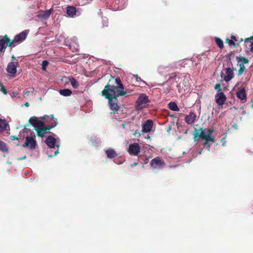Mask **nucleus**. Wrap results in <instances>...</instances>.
<instances>
[{"instance_id":"1","label":"nucleus","mask_w":253,"mask_h":253,"mask_svg":"<svg viewBox=\"0 0 253 253\" xmlns=\"http://www.w3.org/2000/svg\"><path fill=\"white\" fill-rule=\"evenodd\" d=\"M127 92L124 90V86L119 77L115 78L111 76L108 83L101 92V94L108 100L112 113L117 112L120 106L117 103V98L127 94Z\"/></svg>"},{"instance_id":"2","label":"nucleus","mask_w":253,"mask_h":253,"mask_svg":"<svg viewBox=\"0 0 253 253\" xmlns=\"http://www.w3.org/2000/svg\"><path fill=\"white\" fill-rule=\"evenodd\" d=\"M200 138L205 140L204 142L205 146L209 145V146H210V144H209V141H211L213 143L215 142V139L214 137L212 136L210 134H206L203 130V128H200L199 129H195L194 133L193 139L194 141H198L199 140Z\"/></svg>"},{"instance_id":"3","label":"nucleus","mask_w":253,"mask_h":253,"mask_svg":"<svg viewBox=\"0 0 253 253\" xmlns=\"http://www.w3.org/2000/svg\"><path fill=\"white\" fill-rule=\"evenodd\" d=\"M30 134V136H27L26 137L25 143L23 144L22 146L24 148H28L33 150L35 149L37 146L36 135L33 131L31 132Z\"/></svg>"},{"instance_id":"4","label":"nucleus","mask_w":253,"mask_h":253,"mask_svg":"<svg viewBox=\"0 0 253 253\" xmlns=\"http://www.w3.org/2000/svg\"><path fill=\"white\" fill-rule=\"evenodd\" d=\"M150 101L148 96L145 94H141L136 101V108L137 110H141L144 108L147 103Z\"/></svg>"},{"instance_id":"5","label":"nucleus","mask_w":253,"mask_h":253,"mask_svg":"<svg viewBox=\"0 0 253 253\" xmlns=\"http://www.w3.org/2000/svg\"><path fill=\"white\" fill-rule=\"evenodd\" d=\"M231 66H233L232 62L230 61L228 65V67L225 69L226 75L221 73V76L223 79V80L226 82H228L231 80L234 77L233 70H236V68L231 69Z\"/></svg>"},{"instance_id":"6","label":"nucleus","mask_w":253,"mask_h":253,"mask_svg":"<svg viewBox=\"0 0 253 253\" xmlns=\"http://www.w3.org/2000/svg\"><path fill=\"white\" fill-rule=\"evenodd\" d=\"M5 44L8 47H14L15 46V45H13V42H11V40L6 35L4 36H0V52L5 51Z\"/></svg>"},{"instance_id":"7","label":"nucleus","mask_w":253,"mask_h":253,"mask_svg":"<svg viewBox=\"0 0 253 253\" xmlns=\"http://www.w3.org/2000/svg\"><path fill=\"white\" fill-rule=\"evenodd\" d=\"M40 118L43 120V121L45 123H47L49 120H53V122L51 123L50 125L47 126H45V128L47 132L50 130L51 129L55 127L58 124L57 120V119H55L54 118L53 115H50L49 116L45 115L42 117H40ZM48 132L50 133V132L48 131Z\"/></svg>"},{"instance_id":"8","label":"nucleus","mask_w":253,"mask_h":253,"mask_svg":"<svg viewBox=\"0 0 253 253\" xmlns=\"http://www.w3.org/2000/svg\"><path fill=\"white\" fill-rule=\"evenodd\" d=\"M150 165L154 169H160L165 167L166 163L160 157H157L151 161Z\"/></svg>"},{"instance_id":"9","label":"nucleus","mask_w":253,"mask_h":253,"mask_svg":"<svg viewBox=\"0 0 253 253\" xmlns=\"http://www.w3.org/2000/svg\"><path fill=\"white\" fill-rule=\"evenodd\" d=\"M19 66V64L17 61L10 62L7 66L6 71L8 73L10 74L13 77H15L17 72V68Z\"/></svg>"},{"instance_id":"10","label":"nucleus","mask_w":253,"mask_h":253,"mask_svg":"<svg viewBox=\"0 0 253 253\" xmlns=\"http://www.w3.org/2000/svg\"><path fill=\"white\" fill-rule=\"evenodd\" d=\"M28 35V32L27 31H24L16 35L13 40H11V42H13V45H15V43H19L23 42L25 40Z\"/></svg>"},{"instance_id":"11","label":"nucleus","mask_w":253,"mask_h":253,"mask_svg":"<svg viewBox=\"0 0 253 253\" xmlns=\"http://www.w3.org/2000/svg\"><path fill=\"white\" fill-rule=\"evenodd\" d=\"M215 102L219 106H222L226 100V97L222 92H219L215 95Z\"/></svg>"},{"instance_id":"12","label":"nucleus","mask_w":253,"mask_h":253,"mask_svg":"<svg viewBox=\"0 0 253 253\" xmlns=\"http://www.w3.org/2000/svg\"><path fill=\"white\" fill-rule=\"evenodd\" d=\"M153 126V122L151 120H147L142 126V131L144 133H148L152 130Z\"/></svg>"},{"instance_id":"13","label":"nucleus","mask_w":253,"mask_h":253,"mask_svg":"<svg viewBox=\"0 0 253 253\" xmlns=\"http://www.w3.org/2000/svg\"><path fill=\"white\" fill-rule=\"evenodd\" d=\"M129 153L136 156L140 152V146L137 143L131 144L128 148Z\"/></svg>"},{"instance_id":"14","label":"nucleus","mask_w":253,"mask_h":253,"mask_svg":"<svg viewBox=\"0 0 253 253\" xmlns=\"http://www.w3.org/2000/svg\"><path fill=\"white\" fill-rule=\"evenodd\" d=\"M35 130L37 132V136L41 137L42 138L44 136V134L47 133V131L45 128V124L44 122H42V126H38L36 127Z\"/></svg>"},{"instance_id":"15","label":"nucleus","mask_w":253,"mask_h":253,"mask_svg":"<svg viewBox=\"0 0 253 253\" xmlns=\"http://www.w3.org/2000/svg\"><path fill=\"white\" fill-rule=\"evenodd\" d=\"M197 118L196 114L192 111L190 112L188 115H187L185 117V121L188 125L193 124Z\"/></svg>"},{"instance_id":"16","label":"nucleus","mask_w":253,"mask_h":253,"mask_svg":"<svg viewBox=\"0 0 253 253\" xmlns=\"http://www.w3.org/2000/svg\"><path fill=\"white\" fill-rule=\"evenodd\" d=\"M237 97L243 101L245 102L247 100V94L246 92V89L244 87L240 89L236 92Z\"/></svg>"},{"instance_id":"17","label":"nucleus","mask_w":253,"mask_h":253,"mask_svg":"<svg viewBox=\"0 0 253 253\" xmlns=\"http://www.w3.org/2000/svg\"><path fill=\"white\" fill-rule=\"evenodd\" d=\"M56 142V139L51 135L48 136L45 140V143L50 148L55 147Z\"/></svg>"},{"instance_id":"18","label":"nucleus","mask_w":253,"mask_h":253,"mask_svg":"<svg viewBox=\"0 0 253 253\" xmlns=\"http://www.w3.org/2000/svg\"><path fill=\"white\" fill-rule=\"evenodd\" d=\"M42 121L38 120L37 118L35 116L30 118L29 120V123L32 125L35 128L39 126H42Z\"/></svg>"},{"instance_id":"19","label":"nucleus","mask_w":253,"mask_h":253,"mask_svg":"<svg viewBox=\"0 0 253 253\" xmlns=\"http://www.w3.org/2000/svg\"><path fill=\"white\" fill-rule=\"evenodd\" d=\"M105 153L108 158L113 159L118 156V154H117L116 151L112 149L109 148L105 150Z\"/></svg>"},{"instance_id":"20","label":"nucleus","mask_w":253,"mask_h":253,"mask_svg":"<svg viewBox=\"0 0 253 253\" xmlns=\"http://www.w3.org/2000/svg\"><path fill=\"white\" fill-rule=\"evenodd\" d=\"M76 7L73 6H68L67 7V14L71 17H73L76 15Z\"/></svg>"},{"instance_id":"21","label":"nucleus","mask_w":253,"mask_h":253,"mask_svg":"<svg viewBox=\"0 0 253 253\" xmlns=\"http://www.w3.org/2000/svg\"><path fill=\"white\" fill-rule=\"evenodd\" d=\"M8 126V124L5 119H0V131L3 132L6 129V127Z\"/></svg>"},{"instance_id":"22","label":"nucleus","mask_w":253,"mask_h":253,"mask_svg":"<svg viewBox=\"0 0 253 253\" xmlns=\"http://www.w3.org/2000/svg\"><path fill=\"white\" fill-rule=\"evenodd\" d=\"M168 107H169V108L172 111H179V108L178 107L176 103L174 102H172V101L170 102L168 104Z\"/></svg>"},{"instance_id":"23","label":"nucleus","mask_w":253,"mask_h":253,"mask_svg":"<svg viewBox=\"0 0 253 253\" xmlns=\"http://www.w3.org/2000/svg\"><path fill=\"white\" fill-rule=\"evenodd\" d=\"M59 93L64 96H69L72 94V91L69 89H60L59 91Z\"/></svg>"},{"instance_id":"24","label":"nucleus","mask_w":253,"mask_h":253,"mask_svg":"<svg viewBox=\"0 0 253 253\" xmlns=\"http://www.w3.org/2000/svg\"><path fill=\"white\" fill-rule=\"evenodd\" d=\"M70 81L71 84L72 86L73 87V88L76 89L79 87V83L77 81V80L74 78H73V77L71 78L70 79Z\"/></svg>"},{"instance_id":"25","label":"nucleus","mask_w":253,"mask_h":253,"mask_svg":"<svg viewBox=\"0 0 253 253\" xmlns=\"http://www.w3.org/2000/svg\"><path fill=\"white\" fill-rule=\"evenodd\" d=\"M237 61L238 63H243V64H247L249 62L248 59L242 56L237 57Z\"/></svg>"},{"instance_id":"26","label":"nucleus","mask_w":253,"mask_h":253,"mask_svg":"<svg viewBox=\"0 0 253 253\" xmlns=\"http://www.w3.org/2000/svg\"><path fill=\"white\" fill-rule=\"evenodd\" d=\"M215 41L217 45H218V46L220 49H222L224 47L223 42L220 38H215Z\"/></svg>"},{"instance_id":"27","label":"nucleus","mask_w":253,"mask_h":253,"mask_svg":"<svg viewBox=\"0 0 253 253\" xmlns=\"http://www.w3.org/2000/svg\"><path fill=\"white\" fill-rule=\"evenodd\" d=\"M231 41H233V43L231 44L232 46L235 47H238L240 44L239 43L236 42L238 41L236 37L235 36L232 35L231 36Z\"/></svg>"},{"instance_id":"28","label":"nucleus","mask_w":253,"mask_h":253,"mask_svg":"<svg viewBox=\"0 0 253 253\" xmlns=\"http://www.w3.org/2000/svg\"><path fill=\"white\" fill-rule=\"evenodd\" d=\"M239 67H240V69L238 71V76H241L243 74L246 68L243 64H240Z\"/></svg>"},{"instance_id":"29","label":"nucleus","mask_w":253,"mask_h":253,"mask_svg":"<svg viewBox=\"0 0 253 253\" xmlns=\"http://www.w3.org/2000/svg\"><path fill=\"white\" fill-rule=\"evenodd\" d=\"M52 9L47 10L43 12V14L42 15V17H48L51 14Z\"/></svg>"},{"instance_id":"30","label":"nucleus","mask_w":253,"mask_h":253,"mask_svg":"<svg viewBox=\"0 0 253 253\" xmlns=\"http://www.w3.org/2000/svg\"><path fill=\"white\" fill-rule=\"evenodd\" d=\"M0 150L2 151H6L8 150L5 144L1 140H0Z\"/></svg>"},{"instance_id":"31","label":"nucleus","mask_w":253,"mask_h":253,"mask_svg":"<svg viewBox=\"0 0 253 253\" xmlns=\"http://www.w3.org/2000/svg\"><path fill=\"white\" fill-rule=\"evenodd\" d=\"M48 65V62L46 60H43L42 62V69L43 70H45L46 69L47 66Z\"/></svg>"},{"instance_id":"32","label":"nucleus","mask_w":253,"mask_h":253,"mask_svg":"<svg viewBox=\"0 0 253 253\" xmlns=\"http://www.w3.org/2000/svg\"><path fill=\"white\" fill-rule=\"evenodd\" d=\"M0 86L1 87L0 91L2 92L4 94H6L7 93V91L6 88L4 87L2 83L0 82Z\"/></svg>"},{"instance_id":"33","label":"nucleus","mask_w":253,"mask_h":253,"mask_svg":"<svg viewBox=\"0 0 253 253\" xmlns=\"http://www.w3.org/2000/svg\"><path fill=\"white\" fill-rule=\"evenodd\" d=\"M34 91V88H31V90H27L24 93V96L25 98H26L27 97L30 93H33Z\"/></svg>"},{"instance_id":"34","label":"nucleus","mask_w":253,"mask_h":253,"mask_svg":"<svg viewBox=\"0 0 253 253\" xmlns=\"http://www.w3.org/2000/svg\"><path fill=\"white\" fill-rule=\"evenodd\" d=\"M214 89L218 92L221 91V84H217L214 86Z\"/></svg>"},{"instance_id":"35","label":"nucleus","mask_w":253,"mask_h":253,"mask_svg":"<svg viewBox=\"0 0 253 253\" xmlns=\"http://www.w3.org/2000/svg\"><path fill=\"white\" fill-rule=\"evenodd\" d=\"M225 42L228 43L229 44V45L231 46V44L233 43V41H231V40H230L228 37H227L225 39Z\"/></svg>"},{"instance_id":"36","label":"nucleus","mask_w":253,"mask_h":253,"mask_svg":"<svg viewBox=\"0 0 253 253\" xmlns=\"http://www.w3.org/2000/svg\"><path fill=\"white\" fill-rule=\"evenodd\" d=\"M251 40H253V35L249 38H247L244 39V41L245 42H249Z\"/></svg>"},{"instance_id":"37","label":"nucleus","mask_w":253,"mask_h":253,"mask_svg":"<svg viewBox=\"0 0 253 253\" xmlns=\"http://www.w3.org/2000/svg\"><path fill=\"white\" fill-rule=\"evenodd\" d=\"M10 139L12 140H19V138L16 136H10Z\"/></svg>"},{"instance_id":"38","label":"nucleus","mask_w":253,"mask_h":253,"mask_svg":"<svg viewBox=\"0 0 253 253\" xmlns=\"http://www.w3.org/2000/svg\"><path fill=\"white\" fill-rule=\"evenodd\" d=\"M134 77H135V79H136V80L137 81H139V80H140V81H141V80L140 78H139L137 75H134Z\"/></svg>"},{"instance_id":"39","label":"nucleus","mask_w":253,"mask_h":253,"mask_svg":"<svg viewBox=\"0 0 253 253\" xmlns=\"http://www.w3.org/2000/svg\"><path fill=\"white\" fill-rule=\"evenodd\" d=\"M213 129H209L208 130V134H210L211 135L212 134V133H213Z\"/></svg>"},{"instance_id":"40","label":"nucleus","mask_w":253,"mask_h":253,"mask_svg":"<svg viewBox=\"0 0 253 253\" xmlns=\"http://www.w3.org/2000/svg\"><path fill=\"white\" fill-rule=\"evenodd\" d=\"M137 165H138V163L134 162L133 164L130 165V167H135V166H137Z\"/></svg>"},{"instance_id":"41","label":"nucleus","mask_w":253,"mask_h":253,"mask_svg":"<svg viewBox=\"0 0 253 253\" xmlns=\"http://www.w3.org/2000/svg\"><path fill=\"white\" fill-rule=\"evenodd\" d=\"M176 75L175 73H173L171 74V76L169 77V79H172L173 78H174L176 77Z\"/></svg>"},{"instance_id":"42","label":"nucleus","mask_w":253,"mask_h":253,"mask_svg":"<svg viewBox=\"0 0 253 253\" xmlns=\"http://www.w3.org/2000/svg\"><path fill=\"white\" fill-rule=\"evenodd\" d=\"M26 156H24L23 157L18 158L17 160H19V161H21V160H24V159H26Z\"/></svg>"},{"instance_id":"43","label":"nucleus","mask_w":253,"mask_h":253,"mask_svg":"<svg viewBox=\"0 0 253 253\" xmlns=\"http://www.w3.org/2000/svg\"><path fill=\"white\" fill-rule=\"evenodd\" d=\"M251 51L253 53V42L251 43Z\"/></svg>"},{"instance_id":"44","label":"nucleus","mask_w":253,"mask_h":253,"mask_svg":"<svg viewBox=\"0 0 253 253\" xmlns=\"http://www.w3.org/2000/svg\"><path fill=\"white\" fill-rule=\"evenodd\" d=\"M108 22L107 21H105L104 23H103V26H105V27L108 26Z\"/></svg>"},{"instance_id":"45","label":"nucleus","mask_w":253,"mask_h":253,"mask_svg":"<svg viewBox=\"0 0 253 253\" xmlns=\"http://www.w3.org/2000/svg\"><path fill=\"white\" fill-rule=\"evenodd\" d=\"M59 153V151H58V149L54 153V154L53 155V156H56L57 154H58Z\"/></svg>"},{"instance_id":"46","label":"nucleus","mask_w":253,"mask_h":253,"mask_svg":"<svg viewBox=\"0 0 253 253\" xmlns=\"http://www.w3.org/2000/svg\"><path fill=\"white\" fill-rule=\"evenodd\" d=\"M121 126L123 128H125L126 127V124H122L121 125Z\"/></svg>"},{"instance_id":"47","label":"nucleus","mask_w":253,"mask_h":253,"mask_svg":"<svg viewBox=\"0 0 253 253\" xmlns=\"http://www.w3.org/2000/svg\"><path fill=\"white\" fill-rule=\"evenodd\" d=\"M24 105L26 106V107H29V103L28 102H26L25 104H24Z\"/></svg>"},{"instance_id":"48","label":"nucleus","mask_w":253,"mask_h":253,"mask_svg":"<svg viewBox=\"0 0 253 253\" xmlns=\"http://www.w3.org/2000/svg\"><path fill=\"white\" fill-rule=\"evenodd\" d=\"M11 59H12V60H16V58H15V57L13 55L11 57Z\"/></svg>"},{"instance_id":"49","label":"nucleus","mask_w":253,"mask_h":253,"mask_svg":"<svg viewBox=\"0 0 253 253\" xmlns=\"http://www.w3.org/2000/svg\"><path fill=\"white\" fill-rule=\"evenodd\" d=\"M69 48L71 50H72L73 51V50L72 49V45L69 44Z\"/></svg>"},{"instance_id":"50","label":"nucleus","mask_w":253,"mask_h":253,"mask_svg":"<svg viewBox=\"0 0 253 253\" xmlns=\"http://www.w3.org/2000/svg\"><path fill=\"white\" fill-rule=\"evenodd\" d=\"M244 41V39H242V38H241V39H240V42H243V41Z\"/></svg>"},{"instance_id":"51","label":"nucleus","mask_w":253,"mask_h":253,"mask_svg":"<svg viewBox=\"0 0 253 253\" xmlns=\"http://www.w3.org/2000/svg\"><path fill=\"white\" fill-rule=\"evenodd\" d=\"M202 150H201L199 152V154H202Z\"/></svg>"},{"instance_id":"52","label":"nucleus","mask_w":253,"mask_h":253,"mask_svg":"<svg viewBox=\"0 0 253 253\" xmlns=\"http://www.w3.org/2000/svg\"><path fill=\"white\" fill-rule=\"evenodd\" d=\"M26 126L25 125L24 126V129H25L26 128Z\"/></svg>"},{"instance_id":"53","label":"nucleus","mask_w":253,"mask_h":253,"mask_svg":"<svg viewBox=\"0 0 253 253\" xmlns=\"http://www.w3.org/2000/svg\"><path fill=\"white\" fill-rule=\"evenodd\" d=\"M140 136V134L138 133V136Z\"/></svg>"},{"instance_id":"54","label":"nucleus","mask_w":253,"mask_h":253,"mask_svg":"<svg viewBox=\"0 0 253 253\" xmlns=\"http://www.w3.org/2000/svg\"><path fill=\"white\" fill-rule=\"evenodd\" d=\"M252 107L253 108V103L252 105Z\"/></svg>"}]
</instances>
